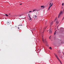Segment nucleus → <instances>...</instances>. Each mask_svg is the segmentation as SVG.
<instances>
[{"instance_id":"1","label":"nucleus","mask_w":64,"mask_h":64,"mask_svg":"<svg viewBox=\"0 0 64 64\" xmlns=\"http://www.w3.org/2000/svg\"><path fill=\"white\" fill-rule=\"evenodd\" d=\"M54 55H55L56 57V58H57L58 59V60L59 61L60 60V59H59V58H58V56H57V55H56V54H54Z\"/></svg>"},{"instance_id":"2","label":"nucleus","mask_w":64,"mask_h":64,"mask_svg":"<svg viewBox=\"0 0 64 64\" xmlns=\"http://www.w3.org/2000/svg\"><path fill=\"white\" fill-rule=\"evenodd\" d=\"M53 5V4H51V5L50 6V7H49L48 10H49V9H50V7H52V6Z\"/></svg>"},{"instance_id":"3","label":"nucleus","mask_w":64,"mask_h":64,"mask_svg":"<svg viewBox=\"0 0 64 64\" xmlns=\"http://www.w3.org/2000/svg\"><path fill=\"white\" fill-rule=\"evenodd\" d=\"M44 36H42V41L44 42V37H43Z\"/></svg>"},{"instance_id":"4","label":"nucleus","mask_w":64,"mask_h":64,"mask_svg":"<svg viewBox=\"0 0 64 64\" xmlns=\"http://www.w3.org/2000/svg\"><path fill=\"white\" fill-rule=\"evenodd\" d=\"M11 23V22H7V24L8 25H9Z\"/></svg>"},{"instance_id":"5","label":"nucleus","mask_w":64,"mask_h":64,"mask_svg":"<svg viewBox=\"0 0 64 64\" xmlns=\"http://www.w3.org/2000/svg\"><path fill=\"white\" fill-rule=\"evenodd\" d=\"M38 10H37V9H35V10H33V12H34V11H37Z\"/></svg>"},{"instance_id":"6","label":"nucleus","mask_w":64,"mask_h":64,"mask_svg":"<svg viewBox=\"0 0 64 64\" xmlns=\"http://www.w3.org/2000/svg\"><path fill=\"white\" fill-rule=\"evenodd\" d=\"M49 31L50 33H52V31H51V30L50 28V29Z\"/></svg>"},{"instance_id":"7","label":"nucleus","mask_w":64,"mask_h":64,"mask_svg":"<svg viewBox=\"0 0 64 64\" xmlns=\"http://www.w3.org/2000/svg\"><path fill=\"white\" fill-rule=\"evenodd\" d=\"M29 20H31V17L30 16H29Z\"/></svg>"},{"instance_id":"8","label":"nucleus","mask_w":64,"mask_h":64,"mask_svg":"<svg viewBox=\"0 0 64 64\" xmlns=\"http://www.w3.org/2000/svg\"><path fill=\"white\" fill-rule=\"evenodd\" d=\"M52 24H53V21H52V22L51 23L50 26H52Z\"/></svg>"},{"instance_id":"9","label":"nucleus","mask_w":64,"mask_h":64,"mask_svg":"<svg viewBox=\"0 0 64 64\" xmlns=\"http://www.w3.org/2000/svg\"><path fill=\"white\" fill-rule=\"evenodd\" d=\"M62 12H60V15H61V14H62Z\"/></svg>"},{"instance_id":"10","label":"nucleus","mask_w":64,"mask_h":64,"mask_svg":"<svg viewBox=\"0 0 64 64\" xmlns=\"http://www.w3.org/2000/svg\"><path fill=\"white\" fill-rule=\"evenodd\" d=\"M49 49H50L51 50H52V48H51V47H50L49 48Z\"/></svg>"},{"instance_id":"11","label":"nucleus","mask_w":64,"mask_h":64,"mask_svg":"<svg viewBox=\"0 0 64 64\" xmlns=\"http://www.w3.org/2000/svg\"><path fill=\"white\" fill-rule=\"evenodd\" d=\"M44 7V6H41V8H42V7Z\"/></svg>"},{"instance_id":"12","label":"nucleus","mask_w":64,"mask_h":64,"mask_svg":"<svg viewBox=\"0 0 64 64\" xmlns=\"http://www.w3.org/2000/svg\"><path fill=\"white\" fill-rule=\"evenodd\" d=\"M59 62H60V63H61V64L62 63V62H61V60H60V61H59Z\"/></svg>"},{"instance_id":"13","label":"nucleus","mask_w":64,"mask_h":64,"mask_svg":"<svg viewBox=\"0 0 64 64\" xmlns=\"http://www.w3.org/2000/svg\"><path fill=\"white\" fill-rule=\"evenodd\" d=\"M62 5L63 6H64V3H62Z\"/></svg>"},{"instance_id":"14","label":"nucleus","mask_w":64,"mask_h":64,"mask_svg":"<svg viewBox=\"0 0 64 64\" xmlns=\"http://www.w3.org/2000/svg\"><path fill=\"white\" fill-rule=\"evenodd\" d=\"M60 14H59L58 16V18H59V17H60Z\"/></svg>"},{"instance_id":"15","label":"nucleus","mask_w":64,"mask_h":64,"mask_svg":"<svg viewBox=\"0 0 64 64\" xmlns=\"http://www.w3.org/2000/svg\"><path fill=\"white\" fill-rule=\"evenodd\" d=\"M56 23H57V24H58L59 22H56Z\"/></svg>"},{"instance_id":"16","label":"nucleus","mask_w":64,"mask_h":64,"mask_svg":"<svg viewBox=\"0 0 64 64\" xmlns=\"http://www.w3.org/2000/svg\"><path fill=\"white\" fill-rule=\"evenodd\" d=\"M6 16H8V15H7V14H6Z\"/></svg>"},{"instance_id":"17","label":"nucleus","mask_w":64,"mask_h":64,"mask_svg":"<svg viewBox=\"0 0 64 64\" xmlns=\"http://www.w3.org/2000/svg\"><path fill=\"white\" fill-rule=\"evenodd\" d=\"M51 38V36H50L49 38V39H50Z\"/></svg>"},{"instance_id":"18","label":"nucleus","mask_w":64,"mask_h":64,"mask_svg":"<svg viewBox=\"0 0 64 64\" xmlns=\"http://www.w3.org/2000/svg\"><path fill=\"white\" fill-rule=\"evenodd\" d=\"M44 41L45 42H46V39H44Z\"/></svg>"},{"instance_id":"19","label":"nucleus","mask_w":64,"mask_h":64,"mask_svg":"<svg viewBox=\"0 0 64 64\" xmlns=\"http://www.w3.org/2000/svg\"><path fill=\"white\" fill-rule=\"evenodd\" d=\"M34 17H37V16L36 15L34 16Z\"/></svg>"},{"instance_id":"20","label":"nucleus","mask_w":64,"mask_h":64,"mask_svg":"<svg viewBox=\"0 0 64 64\" xmlns=\"http://www.w3.org/2000/svg\"><path fill=\"white\" fill-rule=\"evenodd\" d=\"M56 34V32H55L54 34Z\"/></svg>"},{"instance_id":"21","label":"nucleus","mask_w":64,"mask_h":64,"mask_svg":"<svg viewBox=\"0 0 64 64\" xmlns=\"http://www.w3.org/2000/svg\"><path fill=\"white\" fill-rule=\"evenodd\" d=\"M29 12H32V11H29Z\"/></svg>"},{"instance_id":"22","label":"nucleus","mask_w":64,"mask_h":64,"mask_svg":"<svg viewBox=\"0 0 64 64\" xmlns=\"http://www.w3.org/2000/svg\"><path fill=\"white\" fill-rule=\"evenodd\" d=\"M20 5H22V4H20Z\"/></svg>"},{"instance_id":"23","label":"nucleus","mask_w":64,"mask_h":64,"mask_svg":"<svg viewBox=\"0 0 64 64\" xmlns=\"http://www.w3.org/2000/svg\"><path fill=\"white\" fill-rule=\"evenodd\" d=\"M51 3H50V5H51Z\"/></svg>"},{"instance_id":"24","label":"nucleus","mask_w":64,"mask_h":64,"mask_svg":"<svg viewBox=\"0 0 64 64\" xmlns=\"http://www.w3.org/2000/svg\"><path fill=\"white\" fill-rule=\"evenodd\" d=\"M9 14V15H10V14Z\"/></svg>"},{"instance_id":"25","label":"nucleus","mask_w":64,"mask_h":64,"mask_svg":"<svg viewBox=\"0 0 64 64\" xmlns=\"http://www.w3.org/2000/svg\"><path fill=\"white\" fill-rule=\"evenodd\" d=\"M19 16V17H20V16Z\"/></svg>"},{"instance_id":"26","label":"nucleus","mask_w":64,"mask_h":64,"mask_svg":"<svg viewBox=\"0 0 64 64\" xmlns=\"http://www.w3.org/2000/svg\"><path fill=\"white\" fill-rule=\"evenodd\" d=\"M18 28L19 29V28Z\"/></svg>"},{"instance_id":"27","label":"nucleus","mask_w":64,"mask_h":64,"mask_svg":"<svg viewBox=\"0 0 64 64\" xmlns=\"http://www.w3.org/2000/svg\"><path fill=\"white\" fill-rule=\"evenodd\" d=\"M62 8H63V7H62Z\"/></svg>"},{"instance_id":"28","label":"nucleus","mask_w":64,"mask_h":64,"mask_svg":"<svg viewBox=\"0 0 64 64\" xmlns=\"http://www.w3.org/2000/svg\"><path fill=\"white\" fill-rule=\"evenodd\" d=\"M61 64H62V63Z\"/></svg>"},{"instance_id":"29","label":"nucleus","mask_w":64,"mask_h":64,"mask_svg":"<svg viewBox=\"0 0 64 64\" xmlns=\"http://www.w3.org/2000/svg\"><path fill=\"white\" fill-rule=\"evenodd\" d=\"M33 30H34V29H33Z\"/></svg>"},{"instance_id":"30","label":"nucleus","mask_w":64,"mask_h":64,"mask_svg":"<svg viewBox=\"0 0 64 64\" xmlns=\"http://www.w3.org/2000/svg\"><path fill=\"white\" fill-rule=\"evenodd\" d=\"M34 29H35V28H34Z\"/></svg>"}]
</instances>
